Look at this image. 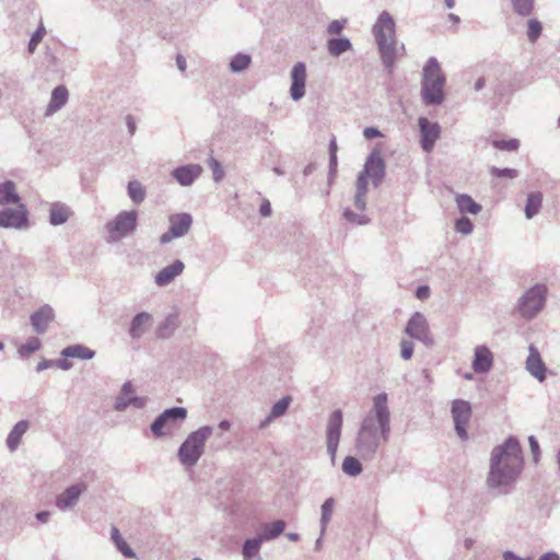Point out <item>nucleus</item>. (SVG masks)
Returning a JSON list of instances; mask_svg holds the SVG:
<instances>
[{
  "mask_svg": "<svg viewBox=\"0 0 560 560\" xmlns=\"http://www.w3.org/2000/svg\"><path fill=\"white\" fill-rule=\"evenodd\" d=\"M524 467L521 444L516 436L510 435L502 444L491 451L487 487L497 495H506L513 490Z\"/></svg>",
  "mask_w": 560,
  "mask_h": 560,
  "instance_id": "f257e3e1",
  "label": "nucleus"
},
{
  "mask_svg": "<svg viewBox=\"0 0 560 560\" xmlns=\"http://www.w3.org/2000/svg\"><path fill=\"white\" fill-rule=\"evenodd\" d=\"M372 402L355 438L357 452L363 459L374 458L380 446L388 442L392 432L387 394L375 395Z\"/></svg>",
  "mask_w": 560,
  "mask_h": 560,
  "instance_id": "f03ea898",
  "label": "nucleus"
},
{
  "mask_svg": "<svg viewBox=\"0 0 560 560\" xmlns=\"http://www.w3.org/2000/svg\"><path fill=\"white\" fill-rule=\"evenodd\" d=\"M373 34L377 44L383 65L389 73L393 72L396 58L399 52L404 54L405 45L398 46L396 40V24L393 16L383 11L375 24L373 25Z\"/></svg>",
  "mask_w": 560,
  "mask_h": 560,
  "instance_id": "7ed1b4c3",
  "label": "nucleus"
},
{
  "mask_svg": "<svg viewBox=\"0 0 560 560\" xmlns=\"http://www.w3.org/2000/svg\"><path fill=\"white\" fill-rule=\"evenodd\" d=\"M446 77L435 57H430L422 70L421 97L425 105H441L445 100Z\"/></svg>",
  "mask_w": 560,
  "mask_h": 560,
  "instance_id": "20e7f679",
  "label": "nucleus"
},
{
  "mask_svg": "<svg viewBox=\"0 0 560 560\" xmlns=\"http://www.w3.org/2000/svg\"><path fill=\"white\" fill-rule=\"evenodd\" d=\"M212 433L213 428L211 425H202L189 433L177 452L180 464L186 467L195 466L203 455L206 442Z\"/></svg>",
  "mask_w": 560,
  "mask_h": 560,
  "instance_id": "39448f33",
  "label": "nucleus"
},
{
  "mask_svg": "<svg viewBox=\"0 0 560 560\" xmlns=\"http://www.w3.org/2000/svg\"><path fill=\"white\" fill-rule=\"evenodd\" d=\"M548 288L544 283H537L526 290L517 302V311L526 320L534 319L545 307Z\"/></svg>",
  "mask_w": 560,
  "mask_h": 560,
  "instance_id": "423d86ee",
  "label": "nucleus"
},
{
  "mask_svg": "<svg viewBox=\"0 0 560 560\" xmlns=\"http://www.w3.org/2000/svg\"><path fill=\"white\" fill-rule=\"evenodd\" d=\"M138 212L136 210L121 211L105 224L108 241L117 243L131 235L137 229Z\"/></svg>",
  "mask_w": 560,
  "mask_h": 560,
  "instance_id": "0eeeda50",
  "label": "nucleus"
},
{
  "mask_svg": "<svg viewBox=\"0 0 560 560\" xmlns=\"http://www.w3.org/2000/svg\"><path fill=\"white\" fill-rule=\"evenodd\" d=\"M148 402L147 396H139L133 384L130 381L125 382L117 396L115 397L113 409L117 412H124L128 408L142 409Z\"/></svg>",
  "mask_w": 560,
  "mask_h": 560,
  "instance_id": "6e6552de",
  "label": "nucleus"
},
{
  "mask_svg": "<svg viewBox=\"0 0 560 560\" xmlns=\"http://www.w3.org/2000/svg\"><path fill=\"white\" fill-rule=\"evenodd\" d=\"M0 228L25 231L30 228V214L26 206L20 203L16 208L5 207L0 210Z\"/></svg>",
  "mask_w": 560,
  "mask_h": 560,
  "instance_id": "1a4fd4ad",
  "label": "nucleus"
},
{
  "mask_svg": "<svg viewBox=\"0 0 560 560\" xmlns=\"http://www.w3.org/2000/svg\"><path fill=\"white\" fill-rule=\"evenodd\" d=\"M405 334L412 339L419 340L427 347H432L434 345V339L430 332L429 323L425 316L420 312L413 313L409 318L405 327Z\"/></svg>",
  "mask_w": 560,
  "mask_h": 560,
  "instance_id": "9d476101",
  "label": "nucleus"
},
{
  "mask_svg": "<svg viewBox=\"0 0 560 560\" xmlns=\"http://www.w3.org/2000/svg\"><path fill=\"white\" fill-rule=\"evenodd\" d=\"M342 423V411L340 409L334 410L328 418L326 428L327 453L330 455L332 464H335L337 450L340 442Z\"/></svg>",
  "mask_w": 560,
  "mask_h": 560,
  "instance_id": "9b49d317",
  "label": "nucleus"
},
{
  "mask_svg": "<svg viewBox=\"0 0 560 560\" xmlns=\"http://www.w3.org/2000/svg\"><path fill=\"white\" fill-rule=\"evenodd\" d=\"M452 418L455 431L462 441L468 440L467 424L471 418V405L464 399H455L452 402Z\"/></svg>",
  "mask_w": 560,
  "mask_h": 560,
  "instance_id": "f8f14e48",
  "label": "nucleus"
},
{
  "mask_svg": "<svg viewBox=\"0 0 560 560\" xmlns=\"http://www.w3.org/2000/svg\"><path fill=\"white\" fill-rule=\"evenodd\" d=\"M168 231L160 236L161 244H167L174 238L185 236L192 224V217L189 213L172 214L168 219Z\"/></svg>",
  "mask_w": 560,
  "mask_h": 560,
  "instance_id": "ddd939ff",
  "label": "nucleus"
},
{
  "mask_svg": "<svg viewBox=\"0 0 560 560\" xmlns=\"http://www.w3.org/2000/svg\"><path fill=\"white\" fill-rule=\"evenodd\" d=\"M365 178H371L374 187H378L385 177V162L377 150H373L364 163L363 170L359 173Z\"/></svg>",
  "mask_w": 560,
  "mask_h": 560,
  "instance_id": "4468645a",
  "label": "nucleus"
},
{
  "mask_svg": "<svg viewBox=\"0 0 560 560\" xmlns=\"http://www.w3.org/2000/svg\"><path fill=\"white\" fill-rule=\"evenodd\" d=\"M419 129L421 136V147L423 151L431 152L436 140L441 135V127L438 122H432L425 117L419 118Z\"/></svg>",
  "mask_w": 560,
  "mask_h": 560,
  "instance_id": "2eb2a0df",
  "label": "nucleus"
},
{
  "mask_svg": "<svg viewBox=\"0 0 560 560\" xmlns=\"http://www.w3.org/2000/svg\"><path fill=\"white\" fill-rule=\"evenodd\" d=\"M526 371L538 382H544L547 377V366L535 345H529L528 357L525 362Z\"/></svg>",
  "mask_w": 560,
  "mask_h": 560,
  "instance_id": "dca6fc26",
  "label": "nucleus"
},
{
  "mask_svg": "<svg viewBox=\"0 0 560 560\" xmlns=\"http://www.w3.org/2000/svg\"><path fill=\"white\" fill-rule=\"evenodd\" d=\"M306 66L304 62H296L291 70L290 95L293 101H300L305 95Z\"/></svg>",
  "mask_w": 560,
  "mask_h": 560,
  "instance_id": "f3484780",
  "label": "nucleus"
},
{
  "mask_svg": "<svg viewBox=\"0 0 560 560\" xmlns=\"http://www.w3.org/2000/svg\"><path fill=\"white\" fill-rule=\"evenodd\" d=\"M55 319V311L49 304H44L31 316L30 322L35 332L42 335L47 331L48 326Z\"/></svg>",
  "mask_w": 560,
  "mask_h": 560,
  "instance_id": "a211bd4d",
  "label": "nucleus"
},
{
  "mask_svg": "<svg viewBox=\"0 0 560 560\" xmlns=\"http://www.w3.org/2000/svg\"><path fill=\"white\" fill-rule=\"evenodd\" d=\"M84 490L85 487L81 483L68 487L63 492H61L56 498V506L61 511L73 509L77 505L80 495Z\"/></svg>",
  "mask_w": 560,
  "mask_h": 560,
  "instance_id": "6ab92c4d",
  "label": "nucleus"
},
{
  "mask_svg": "<svg viewBox=\"0 0 560 560\" xmlns=\"http://www.w3.org/2000/svg\"><path fill=\"white\" fill-rule=\"evenodd\" d=\"M202 167L199 164L182 165L172 171V176L182 186H190L201 175Z\"/></svg>",
  "mask_w": 560,
  "mask_h": 560,
  "instance_id": "aec40b11",
  "label": "nucleus"
},
{
  "mask_svg": "<svg viewBox=\"0 0 560 560\" xmlns=\"http://www.w3.org/2000/svg\"><path fill=\"white\" fill-rule=\"evenodd\" d=\"M493 363V354L486 346H477L475 348L472 370L478 373H487Z\"/></svg>",
  "mask_w": 560,
  "mask_h": 560,
  "instance_id": "412c9836",
  "label": "nucleus"
},
{
  "mask_svg": "<svg viewBox=\"0 0 560 560\" xmlns=\"http://www.w3.org/2000/svg\"><path fill=\"white\" fill-rule=\"evenodd\" d=\"M185 269L182 260L176 259L171 265L162 268L154 278L156 285L165 287L170 284L176 277L180 276Z\"/></svg>",
  "mask_w": 560,
  "mask_h": 560,
  "instance_id": "4be33fe9",
  "label": "nucleus"
},
{
  "mask_svg": "<svg viewBox=\"0 0 560 560\" xmlns=\"http://www.w3.org/2000/svg\"><path fill=\"white\" fill-rule=\"evenodd\" d=\"M69 93L65 85L56 86L50 96V101L47 105L45 116H51L60 110L68 102Z\"/></svg>",
  "mask_w": 560,
  "mask_h": 560,
  "instance_id": "5701e85b",
  "label": "nucleus"
},
{
  "mask_svg": "<svg viewBox=\"0 0 560 560\" xmlns=\"http://www.w3.org/2000/svg\"><path fill=\"white\" fill-rule=\"evenodd\" d=\"M21 202V197L16 191V184L13 180L0 183V206L16 205Z\"/></svg>",
  "mask_w": 560,
  "mask_h": 560,
  "instance_id": "b1692460",
  "label": "nucleus"
},
{
  "mask_svg": "<svg viewBox=\"0 0 560 560\" xmlns=\"http://www.w3.org/2000/svg\"><path fill=\"white\" fill-rule=\"evenodd\" d=\"M72 211L69 206L62 202H54L49 209V223L54 226L65 224L71 217Z\"/></svg>",
  "mask_w": 560,
  "mask_h": 560,
  "instance_id": "393cba45",
  "label": "nucleus"
},
{
  "mask_svg": "<svg viewBox=\"0 0 560 560\" xmlns=\"http://www.w3.org/2000/svg\"><path fill=\"white\" fill-rule=\"evenodd\" d=\"M152 322V315L148 312H140L135 315L130 323L129 335L132 339L141 338L145 330L147 325Z\"/></svg>",
  "mask_w": 560,
  "mask_h": 560,
  "instance_id": "a878e982",
  "label": "nucleus"
},
{
  "mask_svg": "<svg viewBox=\"0 0 560 560\" xmlns=\"http://www.w3.org/2000/svg\"><path fill=\"white\" fill-rule=\"evenodd\" d=\"M30 428V422L27 420H20L14 424L7 436V446L11 452L18 450L23 435Z\"/></svg>",
  "mask_w": 560,
  "mask_h": 560,
  "instance_id": "bb28decb",
  "label": "nucleus"
},
{
  "mask_svg": "<svg viewBox=\"0 0 560 560\" xmlns=\"http://www.w3.org/2000/svg\"><path fill=\"white\" fill-rule=\"evenodd\" d=\"M61 357L80 360H91L95 357V351L89 347L77 343L71 345L61 350Z\"/></svg>",
  "mask_w": 560,
  "mask_h": 560,
  "instance_id": "cd10ccee",
  "label": "nucleus"
},
{
  "mask_svg": "<svg viewBox=\"0 0 560 560\" xmlns=\"http://www.w3.org/2000/svg\"><path fill=\"white\" fill-rule=\"evenodd\" d=\"M285 528V522L282 520L272 523H266L261 527V532L257 535L261 541H269L280 536Z\"/></svg>",
  "mask_w": 560,
  "mask_h": 560,
  "instance_id": "c85d7f7f",
  "label": "nucleus"
},
{
  "mask_svg": "<svg viewBox=\"0 0 560 560\" xmlns=\"http://www.w3.org/2000/svg\"><path fill=\"white\" fill-rule=\"evenodd\" d=\"M179 325L177 314H168L156 329V336L161 339H168L173 336Z\"/></svg>",
  "mask_w": 560,
  "mask_h": 560,
  "instance_id": "c756f323",
  "label": "nucleus"
},
{
  "mask_svg": "<svg viewBox=\"0 0 560 560\" xmlns=\"http://www.w3.org/2000/svg\"><path fill=\"white\" fill-rule=\"evenodd\" d=\"M455 201L462 213L478 214L482 209L481 206L467 194L457 195Z\"/></svg>",
  "mask_w": 560,
  "mask_h": 560,
  "instance_id": "7c9ffc66",
  "label": "nucleus"
},
{
  "mask_svg": "<svg viewBox=\"0 0 560 560\" xmlns=\"http://www.w3.org/2000/svg\"><path fill=\"white\" fill-rule=\"evenodd\" d=\"M352 48V44L347 37H332L327 42V49L334 57H339Z\"/></svg>",
  "mask_w": 560,
  "mask_h": 560,
  "instance_id": "2f4dec72",
  "label": "nucleus"
},
{
  "mask_svg": "<svg viewBox=\"0 0 560 560\" xmlns=\"http://www.w3.org/2000/svg\"><path fill=\"white\" fill-rule=\"evenodd\" d=\"M110 539L115 547L126 557V558H136L137 555L133 549L122 538L119 529L116 526H112L110 528Z\"/></svg>",
  "mask_w": 560,
  "mask_h": 560,
  "instance_id": "473e14b6",
  "label": "nucleus"
},
{
  "mask_svg": "<svg viewBox=\"0 0 560 560\" xmlns=\"http://www.w3.org/2000/svg\"><path fill=\"white\" fill-rule=\"evenodd\" d=\"M542 203V195L540 192H530L527 196L525 206V215L527 219L534 218L540 210Z\"/></svg>",
  "mask_w": 560,
  "mask_h": 560,
  "instance_id": "72a5a7b5",
  "label": "nucleus"
},
{
  "mask_svg": "<svg viewBox=\"0 0 560 560\" xmlns=\"http://www.w3.org/2000/svg\"><path fill=\"white\" fill-rule=\"evenodd\" d=\"M335 508V500L334 498H328L324 501V503L320 506V528H322V536L325 535L327 526L331 520L332 512Z\"/></svg>",
  "mask_w": 560,
  "mask_h": 560,
  "instance_id": "f704fd0d",
  "label": "nucleus"
},
{
  "mask_svg": "<svg viewBox=\"0 0 560 560\" xmlns=\"http://www.w3.org/2000/svg\"><path fill=\"white\" fill-rule=\"evenodd\" d=\"M261 544L262 541L258 536L246 539L242 548L244 560H250L253 557L257 556L259 553Z\"/></svg>",
  "mask_w": 560,
  "mask_h": 560,
  "instance_id": "c9c22d12",
  "label": "nucleus"
},
{
  "mask_svg": "<svg viewBox=\"0 0 560 560\" xmlns=\"http://www.w3.org/2000/svg\"><path fill=\"white\" fill-rule=\"evenodd\" d=\"M127 191L129 198L136 205H140L145 198V189L142 186V184L137 179L130 180L128 183Z\"/></svg>",
  "mask_w": 560,
  "mask_h": 560,
  "instance_id": "e433bc0d",
  "label": "nucleus"
},
{
  "mask_svg": "<svg viewBox=\"0 0 560 560\" xmlns=\"http://www.w3.org/2000/svg\"><path fill=\"white\" fill-rule=\"evenodd\" d=\"M252 62V57L244 52H237L230 61V70L234 73L246 70Z\"/></svg>",
  "mask_w": 560,
  "mask_h": 560,
  "instance_id": "4c0bfd02",
  "label": "nucleus"
},
{
  "mask_svg": "<svg viewBox=\"0 0 560 560\" xmlns=\"http://www.w3.org/2000/svg\"><path fill=\"white\" fill-rule=\"evenodd\" d=\"M362 464L357 457L347 456L342 462V471L351 477H357L362 472Z\"/></svg>",
  "mask_w": 560,
  "mask_h": 560,
  "instance_id": "58836bf2",
  "label": "nucleus"
},
{
  "mask_svg": "<svg viewBox=\"0 0 560 560\" xmlns=\"http://www.w3.org/2000/svg\"><path fill=\"white\" fill-rule=\"evenodd\" d=\"M164 417L166 418V421L170 423V427L177 422L183 421L187 417V410L184 407H172L168 409H165L163 411Z\"/></svg>",
  "mask_w": 560,
  "mask_h": 560,
  "instance_id": "ea45409f",
  "label": "nucleus"
},
{
  "mask_svg": "<svg viewBox=\"0 0 560 560\" xmlns=\"http://www.w3.org/2000/svg\"><path fill=\"white\" fill-rule=\"evenodd\" d=\"M164 417L166 418V421L170 423V427L177 422L183 421L187 417V410L184 407H172L168 409H165L163 411Z\"/></svg>",
  "mask_w": 560,
  "mask_h": 560,
  "instance_id": "a19ab883",
  "label": "nucleus"
},
{
  "mask_svg": "<svg viewBox=\"0 0 560 560\" xmlns=\"http://www.w3.org/2000/svg\"><path fill=\"white\" fill-rule=\"evenodd\" d=\"M542 33V24L537 19H529L527 21V38L532 44H535Z\"/></svg>",
  "mask_w": 560,
  "mask_h": 560,
  "instance_id": "79ce46f5",
  "label": "nucleus"
},
{
  "mask_svg": "<svg viewBox=\"0 0 560 560\" xmlns=\"http://www.w3.org/2000/svg\"><path fill=\"white\" fill-rule=\"evenodd\" d=\"M170 427V423L166 421L163 412L155 418V420L151 423V432L155 438H162L167 434L165 429Z\"/></svg>",
  "mask_w": 560,
  "mask_h": 560,
  "instance_id": "37998d69",
  "label": "nucleus"
},
{
  "mask_svg": "<svg viewBox=\"0 0 560 560\" xmlns=\"http://www.w3.org/2000/svg\"><path fill=\"white\" fill-rule=\"evenodd\" d=\"M515 13L528 16L534 10V0H511Z\"/></svg>",
  "mask_w": 560,
  "mask_h": 560,
  "instance_id": "c03bdc74",
  "label": "nucleus"
},
{
  "mask_svg": "<svg viewBox=\"0 0 560 560\" xmlns=\"http://www.w3.org/2000/svg\"><path fill=\"white\" fill-rule=\"evenodd\" d=\"M40 347L42 342L37 337H30L25 343L20 346L19 353L21 357H27L31 353L39 350Z\"/></svg>",
  "mask_w": 560,
  "mask_h": 560,
  "instance_id": "a18cd8bd",
  "label": "nucleus"
},
{
  "mask_svg": "<svg viewBox=\"0 0 560 560\" xmlns=\"http://www.w3.org/2000/svg\"><path fill=\"white\" fill-rule=\"evenodd\" d=\"M292 401L291 396H284L281 399H279L272 407H271V417L279 418L288 411V408Z\"/></svg>",
  "mask_w": 560,
  "mask_h": 560,
  "instance_id": "49530a36",
  "label": "nucleus"
},
{
  "mask_svg": "<svg viewBox=\"0 0 560 560\" xmlns=\"http://www.w3.org/2000/svg\"><path fill=\"white\" fill-rule=\"evenodd\" d=\"M343 218L348 222L357 224V225H365L370 222V219L365 214L355 213L352 210H350L349 208L345 209Z\"/></svg>",
  "mask_w": 560,
  "mask_h": 560,
  "instance_id": "de8ad7c7",
  "label": "nucleus"
},
{
  "mask_svg": "<svg viewBox=\"0 0 560 560\" xmlns=\"http://www.w3.org/2000/svg\"><path fill=\"white\" fill-rule=\"evenodd\" d=\"M474 224L471 220L467 217H460L455 222V230L456 232L463 234V235H469L472 232Z\"/></svg>",
  "mask_w": 560,
  "mask_h": 560,
  "instance_id": "09e8293b",
  "label": "nucleus"
},
{
  "mask_svg": "<svg viewBox=\"0 0 560 560\" xmlns=\"http://www.w3.org/2000/svg\"><path fill=\"white\" fill-rule=\"evenodd\" d=\"M492 145L503 151H516L520 147V141L517 139L493 140Z\"/></svg>",
  "mask_w": 560,
  "mask_h": 560,
  "instance_id": "8fccbe9b",
  "label": "nucleus"
},
{
  "mask_svg": "<svg viewBox=\"0 0 560 560\" xmlns=\"http://www.w3.org/2000/svg\"><path fill=\"white\" fill-rule=\"evenodd\" d=\"M400 357L402 360L408 361L412 358L415 343L411 340L402 339L399 343Z\"/></svg>",
  "mask_w": 560,
  "mask_h": 560,
  "instance_id": "3c124183",
  "label": "nucleus"
},
{
  "mask_svg": "<svg viewBox=\"0 0 560 560\" xmlns=\"http://www.w3.org/2000/svg\"><path fill=\"white\" fill-rule=\"evenodd\" d=\"M208 164H209V167H210V168H211V171H212V174H213V180H214L215 183L221 182V180L223 179V177H224V171H223V168H222V166H221L220 162H219L217 159H214V158H212V156H211V158L209 159Z\"/></svg>",
  "mask_w": 560,
  "mask_h": 560,
  "instance_id": "603ef678",
  "label": "nucleus"
},
{
  "mask_svg": "<svg viewBox=\"0 0 560 560\" xmlns=\"http://www.w3.org/2000/svg\"><path fill=\"white\" fill-rule=\"evenodd\" d=\"M490 173L493 176L505 177V178H515L518 175L517 170L510 168V167L499 168V167L493 166V167H491Z\"/></svg>",
  "mask_w": 560,
  "mask_h": 560,
  "instance_id": "864d4df0",
  "label": "nucleus"
},
{
  "mask_svg": "<svg viewBox=\"0 0 560 560\" xmlns=\"http://www.w3.org/2000/svg\"><path fill=\"white\" fill-rule=\"evenodd\" d=\"M45 34V28L43 26H39L34 34L32 35L30 42H28V51L34 52L37 45L42 40L43 36Z\"/></svg>",
  "mask_w": 560,
  "mask_h": 560,
  "instance_id": "5fc2aeb1",
  "label": "nucleus"
},
{
  "mask_svg": "<svg viewBox=\"0 0 560 560\" xmlns=\"http://www.w3.org/2000/svg\"><path fill=\"white\" fill-rule=\"evenodd\" d=\"M368 194V178L363 175H358L355 183V195L365 196Z\"/></svg>",
  "mask_w": 560,
  "mask_h": 560,
  "instance_id": "6e6d98bb",
  "label": "nucleus"
},
{
  "mask_svg": "<svg viewBox=\"0 0 560 560\" xmlns=\"http://www.w3.org/2000/svg\"><path fill=\"white\" fill-rule=\"evenodd\" d=\"M337 154L329 155V171H328V183L331 184L337 175Z\"/></svg>",
  "mask_w": 560,
  "mask_h": 560,
  "instance_id": "4d7b16f0",
  "label": "nucleus"
},
{
  "mask_svg": "<svg viewBox=\"0 0 560 560\" xmlns=\"http://www.w3.org/2000/svg\"><path fill=\"white\" fill-rule=\"evenodd\" d=\"M529 447L533 454L534 462L537 463L540 456V448L537 439L534 435L528 438Z\"/></svg>",
  "mask_w": 560,
  "mask_h": 560,
  "instance_id": "13d9d810",
  "label": "nucleus"
},
{
  "mask_svg": "<svg viewBox=\"0 0 560 560\" xmlns=\"http://www.w3.org/2000/svg\"><path fill=\"white\" fill-rule=\"evenodd\" d=\"M345 23H346V21H339V20L331 21L327 26L328 33L329 34H339L343 30Z\"/></svg>",
  "mask_w": 560,
  "mask_h": 560,
  "instance_id": "bf43d9fd",
  "label": "nucleus"
},
{
  "mask_svg": "<svg viewBox=\"0 0 560 560\" xmlns=\"http://www.w3.org/2000/svg\"><path fill=\"white\" fill-rule=\"evenodd\" d=\"M363 136L365 137V139H368V140H372V139H374V138L381 137V136H382V133H381V131H380L377 128H375V127H366V128H364V130H363Z\"/></svg>",
  "mask_w": 560,
  "mask_h": 560,
  "instance_id": "052dcab7",
  "label": "nucleus"
},
{
  "mask_svg": "<svg viewBox=\"0 0 560 560\" xmlns=\"http://www.w3.org/2000/svg\"><path fill=\"white\" fill-rule=\"evenodd\" d=\"M69 358L62 357L61 359L54 360V366H57L63 371H68L72 368V363L68 360Z\"/></svg>",
  "mask_w": 560,
  "mask_h": 560,
  "instance_id": "680f3d73",
  "label": "nucleus"
},
{
  "mask_svg": "<svg viewBox=\"0 0 560 560\" xmlns=\"http://www.w3.org/2000/svg\"><path fill=\"white\" fill-rule=\"evenodd\" d=\"M353 203L359 211L363 212L366 209V197L354 195Z\"/></svg>",
  "mask_w": 560,
  "mask_h": 560,
  "instance_id": "e2e57ef3",
  "label": "nucleus"
},
{
  "mask_svg": "<svg viewBox=\"0 0 560 560\" xmlns=\"http://www.w3.org/2000/svg\"><path fill=\"white\" fill-rule=\"evenodd\" d=\"M430 295V288L428 285H419L416 290V296L420 300H425Z\"/></svg>",
  "mask_w": 560,
  "mask_h": 560,
  "instance_id": "0e129e2a",
  "label": "nucleus"
},
{
  "mask_svg": "<svg viewBox=\"0 0 560 560\" xmlns=\"http://www.w3.org/2000/svg\"><path fill=\"white\" fill-rule=\"evenodd\" d=\"M259 213L262 217H269L271 214V205L268 200H264L259 208Z\"/></svg>",
  "mask_w": 560,
  "mask_h": 560,
  "instance_id": "69168bd1",
  "label": "nucleus"
},
{
  "mask_svg": "<svg viewBox=\"0 0 560 560\" xmlns=\"http://www.w3.org/2000/svg\"><path fill=\"white\" fill-rule=\"evenodd\" d=\"M503 560H530V558H523L517 556L515 552L511 550H506L502 555Z\"/></svg>",
  "mask_w": 560,
  "mask_h": 560,
  "instance_id": "338daca9",
  "label": "nucleus"
},
{
  "mask_svg": "<svg viewBox=\"0 0 560 560\" xmlns=\"http://www.w3.org/2000/svg\"><path fill=\"white\" fill-rule=\"evenodd\" d=\"M538 560H560V557L555 551H548L541 555Z\"/></svg>",
  "mask_w": 560,
  "mask_h": 560,
  "instance_id": "774afa93",
  "label": "nucleus"
}]
</instances>
